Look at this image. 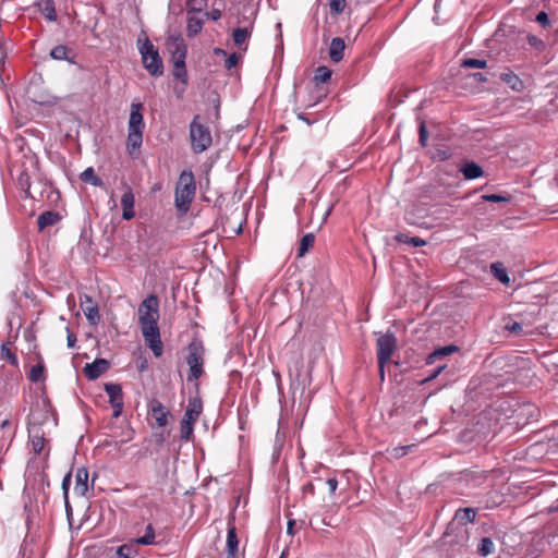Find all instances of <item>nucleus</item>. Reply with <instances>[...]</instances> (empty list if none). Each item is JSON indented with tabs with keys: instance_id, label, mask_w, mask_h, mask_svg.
<instances>
[{
	"instance_id": "nucleus-1",
	"label": "nucleus",
	"mask_w": 558,
	"mask_h": 558,
	"mask_svg": "<svg viewBox=\"0 0 558 558\" xmlns=\"http://www.w3.org/2000/svg\"><path fill=\"white\" fill-rule=\"evenodd\" d=\"M159 301L155 294L146 296L138 306V323L145 343L156 357L163 353V344L158 327Z\"/></svg>"
},
{
	"instance_id": "nucleus-2",
	"label": "nucleus",
	"mask_w": 558,
	"mask_h": 558,
	"mask_svg": "<svg viewBox=\"0 0 558 558\" xmlns=\"http://www.w3.org/2000/svg\"><path fill=\"white\" fill-rule=\"evenodd\" d=\"M196 194V182L191 170H183L179 175L174 190V206L181 215H185Z\"/></svg>"
},
{
	"instance_id": "nucleus-3",
	"label": "nucleus",
	"mask_w": 558,
	"mask_h": 558,
	"mask_svg": "<svg viewBox=\"0 0 558 558\" xmlns=\"http://www.w3.org/2000/svg\"><path fill=\"white\" fill-rule=\"evenodd\" d=\"M142 111L143 105L141 102L131 104L126 140V148L130 155H133L134 150L140 149L143 143L145 123Z\"/></svg>"
},
{
	"instance_id": "nucleus-4",
	"label": "nucleus",
	"mask_w": 558,
	"mask_h": 558,
	"mask_svg": "<svg viewBox=\"0 0 558 558\" xmlns=\"http://www.w3.org/2000/svg\"><path fill=\"white\" fill-rule=\"evenodd\" d=\"M140 53L142 57V62L147 72L153 76H160L163 74V64L162 60L159 56L158 50L155 46L146 39L140 46Z\"/></svg>"
},
{
	"instance_id": "nucleus-5",
	"label": "nucleus",
	"mask_w": 558,
	"mask_h": 558,
	"mask_svg": "<svg viewBox=\"0 0 558 558\" xmlns=\"http://www.w3.org/2000/svg\"><path fill=\"white\" fill-rule=\"evenodd\" d=\"M187 351H189V354L186 357V363L190 368V372L187 375V380L194 381V380H197L203 374L205 349L201 341L193 340L189 344Z\"/></svg>"
},
{
	"instance_id": "nucleus-6",
	"label": "nucleus",
	"mask_w": 558,
	"mask_h": 558,
	"mask_svg": "<svg viewBox=\"0 0 558 558\" xmlns=\"http://www.w3.org/2000/svg\"><path fill=\"white\" fill-rule=\"evenodd\" d=\"M196 116L190 124V138L192 149L195 154L205 151L211 145V134L207 126L198 122Z\"/></svg>"
},
{
	"instance_id": "nucleus-7",
	"label": "nucleus",
	"mask_w": 558,
	"mask_h": 558,
	"mask_svg": "<svg viewBox=\"0 0 558 558\" xmlns=\"http://www.w3.org/2000/svg\"><path fill=\"white\" fill-rule=\"evenodd\" d=\"M517 403L512 398H497L493 402H490V409L493 408L496 416L494 420L497 425H500L498 429H494V436H496L499 432H501L509 423L507 422L512 413L514 412V407Z\"/></svg>"
},
{
	"instance_id": "nucleus-8",
	"label": "nucleus",
	"mask_w": 558,
	"mask_h": 558,
	"mask_svg": "<svg viewBox=\"0 0 558 558\" xmlns=\"http://www.w3.org/2000/svg\"><path fill=\"white\" fill-rule=\"evenodd\" d=\"M40 428H44L45 425L50 424L51 422L56 425V418L53 417L50 402L47 399H43L40 402H37L36 409L32 410L28 418V427L35 423Z\"/></svg>"
},
{
	"instance_id": "nucleus-9",
	"label": "nucleus",
	"mask_w": 558,
	"mask_h": 558,
	"mask_svg": "<svg viewBox=\"0 0 558 558\" xmlns=\"http://www.w3.org/2000/svg\"><path fill=\"white\" fill-rule=\"evenodd\" d=\"M377 344V363L378 364H387L397 345V339L393 333L386 332L379 335L376 341Z\"/></svg>"
},
{
	"instance_id": "nucleus-10",
	"label": "nucleus",
	"mask_w": 558,
	"mask_h": 558,
	"mask_svg": "<svg viewBox=\"0 0 558 558\" xmlns=\"http://www.w3.org/2000/svg\"><path fill=\"white\" fill-rule=\"evenodd\" d=\"M105 391L109 397V402L113 409V417H119L123 411L122 388L118 384L109 383L105 385Z\"/></svg>"
},
{
	"instance_id": "nucleus-11",
	"label": "nucleus",
	"mask_w": 558,
	"mask_h": 558,
	"mask_svg": "<svg viewBox=\"0 0 558 558\" xmlns=\"http://www.w3.org/2000/svg\"><path fill=\"white\" fill-rule=\"evenodd\" d=\"M37 422V421H34ZM46 432L44 428L37 426L36 423H33L31 427H28V438L32 445V449L36 454H40L44 451L46 438Z\"/></svg>"
},
{
	"instance_id": "nucleus-12",
	"label": "nucleus",
	"mask_w": 558,
	"mask_h": 558,
	"mask_svg": "<svg viewBox=\"0 0 558 558\" xmlns=\"http://www.w3.org/2000/svg\"><path fill=\"white\" fill-rule=\"evenodd\" d=\"M81 306L90 325H98L100 322L98 304L88 295L81 298Z\"/></svg>"
},
{
	"instance_id": "nucleus-13",
	"label": "nucleus",
	"mask_w": 558,
	"mask_h": 558,
	"mask_svg": "<svg viewBox=\"0 0 558 558\" xmlns=\"http://www.w3.org/2000/svg\"><path fill=\"white\" fill-rule=\"evenodd\" d=\"M490 274L496 280L507 288H512L515 282V278L510 277L507 267L501 262L490 264Z\"/></svg>"
},
{
	"instance_id": "nucleus-14",
	"label": "nucleus",
	"mask_w": 558,
	"mask_h": 558,
	"mask_svg": "<svg viewBox=\"0 0 558 558\" xmlns=\"http://www.w3.org/2000/svg\"><path fill=\"white\" fill-rule=\"evenodd\" d=\"M149 413L158 427H165L168 424L169 412L159 400L154 399L150 401Z\"/></svg>"
},
{
	"instance_id": "nucleus-15",
	"label": "nucleus",
	"mask_w": 558,
	"mask_h": 558,
	"mask_svg": "<svg viewBox=\"0 0 558 558\" xmlns=\"http://www.w3.org/2000/svg\"><path fill=\"white\" fill-rule=\"evenodd\" d=\"M109 363L104 359H97L84 367V374L90 380H95L107 372Z\"/></svg>"
},
{
	"instance_id": "nucleus-16",
	"label": "nucleus",
	"mask_w": 558,
	"mask_h": 558,
	"mask_svg": "<svg viewBox=\"0 0 558 558\" xmlns=\"http://www.w3.org/2000/svg\"><path fill=\"white\" fill-rule=\"evenodd\" d=\"M499 80L515 93H521L525 88L524 82L510 69H505L499 74Z\"/></svg>"
},
{
	"instance_id": "nucleus-17",
	"label": "nucleus",
	"mask_w": 558,
	"mask_h": 558,
	"mask_svg": "<svg viewBox=\"0 0 558 558\" xmlns=\"http://www.w3.org/2000/svg\"><path fill=\"white\" fill-rule=\"evenodd\" d=\"M121 206L123 208L122 217L125 220H131L135 216L134 211V194L130 186L125 187V191L121 197Z\"/></svg>"
},
{
	"instance_id": "nucleus-18",
	"label": "nucleus",
	"mask_w": 558,
	"mask_h": 558,
	"mask_svg": "<svg viewBox=\"0 0 558 558\" xmlns=\"http://www.w3.org/2000/svg\"><path fill=\"white\" fill-rule=\"evenodd\" d=\"M202 410H203V404H202L201 399H198V398L190 399L187 408H186L182 418L195 423L197 421L198 416L201 415Z\"/></svg>"
},
{
	"instance_id": "nucleus-19",
	"label": "nucleus",
	"mask_w": 558,
	"mask_h": 558,
	"mask_svg": "<svg viewBox=\"0 0 558 558\" xmlns=\"http://www.w3.org/2000/svg\"><path fill=\"white\" fill-rule=\"evenodd\" d=\"M88 490V472L84 468H80L75 474L74 492L78 496H84Z\"/></svg>"
},
{
	"instance_id": "nucleus-20",
	"label": "nucleus",
	"mask_w": 558,
	"mask_h": 558,
	"mask_svg": "<svg viewBox=\"0 0 558 558\" xmlns=\"http://www.w3.org/2000/svg\"><path fill=\"white\" fill-rule=\"evenodd\" d=\"M345 44L340 37H336L331 40L329 46V57L333 62H339L343 58Z\"/></svg>"
},
{
	"instance_id": "nucleus-21",
	"label": "nucleus",
	"mask_w": 558,
	"mask_h": 558,
	"mask_svg": "<svg viewBox=\"0 0 558 558\" xmlns=\"http://www.w3.org/2000/svg\"><path fill=\"white\" fill-rule=\"evenodd\" d=\"M35 4L48 21L57 20V12L53 0H36Z\"/></svg>"
},
{
	"instance_id": "nucleus-22",
	"label": "nucleus",
	"mask_w": 558,
	"mask_h": 558,
	"mask_svg": "<svg viewBox=\"0 0 558 558\" xmlns=\"http://www.w3.org/2000/svg\"><path fill=\"white\" fill-rule=\"evenodd\" d=\"M203 20L195 16L194 13H187L186 20V32L189 37H195L198 33H201L203 28Z\"/></svg>"
},
{
	"instance_id": "nucleus-23",
	"label": "nucleus",
	"mask_w": 558,
	"mask_h": 558,
	"mask_svg": "<svg viewBox=\"0 0 558 558\" xmlns=\"http://www.w3.org/2000/svg\"><path fill=\"white\" fill-rule=\"evenodd\" d=\"M239 541L234 526H230L227 533V553L228 558H234L238 553Z\"/></svg>"
},
{
	"instance_id": "nucleus-24",
	"label": "nucleus",
	"mask_w": 558,
	"mask_h": 558,
	"mask_svg": "<svg viewBox=\"0 0 558 558\" xmlns=\"http://www.w3.org/2000/svg\"><path fill=\"white\" fill-rule=\"evenodd\" d=\"M135 539L119 546L116 549V558H133L137 555Z\"/></svg>"
},
{
	"instance_id": "nucleus-25",
	"label": "nucleus",
	"mask_w": 558,
	"mask_h": 558,
	"mask_svg": "<svg viewBox=\"0 0 558 558\" xmlns=\"http://www.w3.org/2000/svg\"><path fill=\"white\" fill-rule=\"evenodd\" d=\"M134 539H135L136 544L144 545V546H150V545L157 544L156 533H155V529H154L153 524L151 523L147 524L145 526L144 535L136 537Z\"/></svg>"
},
{
	"instance_id": "nucleus-26",
	"label": "nucleus",
	"mask_w": 558,
	"mask_h": 558,
	"mask_svg": "<svg viewBox=\"0 0 558 558\" xmlns=\"http://www.w3.org/2000/svg\"><path fill=\"white\" fill-rule=\"evenodd\" d=\"M59 220V215L54 211H44L37 219L38 229L43 231L49 226H53Z\"/></svg>"
},
{
	"instance_id": "nucleus-27",
	"label": "nucleus",
	"mask_w": 558,
	"mask_h": 558,
	"mask_svg": "<svg viewBox=\"0 0 558 558\" xmlns=\"http://www.w3.org/2000/svg\"><path fill=\"white\" fill-rule=\"evenodd\" d=\"M476 512L473 508H461L454 513V520L460 524H468L474 521Z\"/></svg>"
},
{
	"instance_id": "nucleus-28",
	"label": "nucleus",
	"mask_w": 558,
	"mask_h": 558,
	"mask_svg": "<svg viewBox=\"0 0 558 558\" xmlns=\"http://www.w3.org/2000/svg\"><path fill=\"white\" fill-rule=\"evenodd\" d=\"M252 27H238L233 31L232 39L235 46L242 48L246 40L251 37Z\"/></svg>"
},
{
	"instance_id": "nucleus-29",
	"label": "nucleus",
	"mask_w": 558,
	"mask_h": 558,
	"mask_svg": "<svg viewBox=\"0 0 558 558\" xmlns=\"http://www.w3.org/2000/svg\"><path fill=\"white\" fill-rule=\"evenodd\" d=\"M461 172L468 180H474L483 174L482 168L475 162H466L462 166Z\"/></svg>"
},
{
	"instance_id": "nucleus-30",
	"label": "nucleus",
	"mask_w": 558,
	"mask_h": 558,
	"mask_svg": "<svg viewBox=\"0 0 558 558\" xmlns=\"http://www.w3.org/2000/svg\"><path fill=\"white\" fill-rule=\"evenodd\" d=\"M17 185L20 190L25 194V197L31 196V175L27 170H22L17 177Z\"/></svg>"
},
{
	"instance_id": "nucleus-31",
	"label": "nucleus",
	"mask_w": 558,
	"mask_h": 558,
	"mask_svg": "<svg viewBox=\"0 0 558 558\" xmlns=\"http://www.w3.org/2000/svg\"><path fill=\"white\" fill-rule=\"evenodd\" d=\"M193 432H194V423L182 418L181 423H180V438L182 440L189 441L193 437Z\"/></svg>"
},
{
	"instance_id": "nucleus-32",
	"label": "nucleus",
	"mask_w": 558,
	"mask_h": 558,
	"mask_svg": "<svg viewBox=\"0 0 558 558\" xmlns=\"http://www.w3.org/2000/svg\"><path fill=\"white\" fill-rule=\"evenodd\" d=\"M456 350H457V348L453 345H447V347L439 348L428 355L427 363L433 364L436 362V360L447 356Z\"/></svg>"
},
{
	"instance_id": "nucleus-33",
	"label": "nucleus",
	"mask_w": 558,
	"mask_h": 558,
	"mask_svg": "<svg viewBox=\"0 0 558 558\" xmlns=\"http://www.w3.org/2000/svg\"><path fill=\"white\" fill-rule=\"evenodd\" d=\"M81 180L94 186H100L102 184L101 180L95 174V171L92 167L85 169L81 173Z\"/></svg>"
},
{
	"instance_id": "nucleus-34",
	"label": "nucleus",
	"mask_w": 558,
	"mask_h": 558,
	"mask_svg": "<svg viewBox=\"0 0 558 558\" xmlns=\"http://www.w3.org/2000/svg\"><path fill=\"white\" fill-rule=\"evenodd\" d=\"M315 236L313 233H307L302 236L300 246H299V256H304L308 250L314 245Z\"/></svg>"
},
{
	"instance_id": "nucleus-35",
	"label": "nucleus",
	"mask_w": 558,
	"mask_h": 558,
	"mask_svg": "<svg viewBox=\"0 0 558 558\" xmlns=\"http://www.w3.org/2000/svg\"><path fill=\"white\" fill-rule=\"evenodd\" d=\"M511 201H512V196L510 194H496V193H490V204H499V203H502L505 204V206H509L511 204ZM496 210V207H494L493 205H490V211H494Z\"/></svg>"
},
{
	"instance_id": "nucleus-36",
	"label": "nucleus",
	"mask_w": 558,
	"mask_h": 558,
	"mask_svg": "<svg viewBox=\"0 0 558 558\" xmlns=\"http://www.w3.org/2000/svg\"><path fill=\"white\" fill-rule=\"evenodd\" d=\"M207 4L206 0H186L187 13H199Z\"/></svg>"
},
{
	"instance_id": "nucleus-37",
	"label": "nucleus",
	"mask_w": 558,
	"mask_h": 558,
	"mask_svg": "<svg viewBox=\"0 0 558 558\" xmlns=\"http://www.w3.org/2000/svg\"><path fill=\"white\" fill-rule=\"evenodd\" d=\"M68 53L69 49L63 45H59L50 51V57L54 60H68Z\"/></svg>"
},
{
	"instance_id": "nucleus-38",
	"label": "nucleus",
	"mask_w": 558,
	"mask_h": 558,
	"mask_svg": "<svg viewBox=\"0 0 558 558\" xmlns=\"http://www.w3.org/2000/svg\"><path fill=\"white\" fill-rule=\"evenodd\" d=\"M174 51L172 52V59L173 60H185V56H186V47L185 45L183 44L182 40H175L174 41Z\"/></svg>"
},
{
	"instance_id": "nucleus-39",
	"label": "nucleus",
	"mask_w": 558,
	"mask_h": 558,
	"mask_svg": "<svg viewBox=\"0 0 558 558\" xmlns=\"http://www.w3.org/2000/svg\"><path fill=\"white\" fill-rule=\"evenodd\" d=\"M331 77V71L327 66H318L315 73L317 83H325Z\"/></svg>"
},
{
	"instance_id": "nucleus-40",
	"label": "nucleus",
	"mask_w": 558,
	"mask_h": 558,
	"mask_svg": "<svg viewBox=\"0 0 558 558\" xmlns=\"http://www.w3.org/2000/svg\"><path fill=\"white\" fill-rule=\"evenodd\" d=\"M44 375V366L41 364H36L31 367V372L28 378L33 383H37L43 378Z\"/></svg>"
},
{
	"instance_id": "nucleus-41",
	"label": "nucleus",
	"mask_w": 558,
	"mask_h": 558,
	"mask_svg": "<svg viewBox=\"0 0 558 558\" xmlns=\"http://www.w3.org/2000/svg\"><path fill=\"white\" fill-rule=\"evenodd\" d=\"M461 65L463 68H485L486 61L480 60V59L468 58L462 61Z\"/></svg>"
},
{
	"instance_id": "nucleus-42",
	"label": "nucleus",
	"mask_w": 558,
	"mask_h": 558,
	"mask_svg": "<svg viewBox=\"0 0 558 558\" xmlns=\"http://www.w3.org/2000/svg\"><path fill=\"white\" fill-rule=\"evenodd\" d=\"M412 447H413V445L396 447L390 452L391 457L395 459H400V458L404 457L405 454H408V452L412 449Z\"/></svg>"
},
{
	"instance_id": "nucleus-43",
	"label": "nucleus",
	"mask_w": 558,
	"mask_h": 558,
	"mask_svg": "<svg viewBox=\"0 0 558 558\" xmlns=\"http://www.w3.org/2000/svg\"><path fill=\"white\" fill-rule=\"evenodd\" d=\"M330 11L333 14H340L344 11L345 0H330Z\"/></svg>"
},
{
	"instance_id": "nucleus-44",
	"label": "nucleus",
	"mask_w": 558,
	"mask_h": 558,
	"mask_svg": "<svg viewBox=\"0 0 558 558\" xmlns=\"http://www.w3.org/2000/svg\"><path fill=\"white\" fill-rule=\"evenodd\" d=\"M527 41H529V44H530L532 47H534V48H536V49H538V50H542V49L544 48V46H545V45H544V41H543L542 39H539V38H538L537 36H535V35H530V36L527 37Z\"/></svg>"
},
{
	"instance_id": "nucleus-45",
	"label": "nucleus",
	"mask_w": 558,
	"mask_h": 558,
	"mask_svg": "<svg viewBox=\"0 0 558 558\" xmlns=\"http://www.w3.org/2000/svg\"><path fill=\"white\" fill-rule=\"evenodd\" d=\"M70 484H71V474H66L62 481V489H63V494H64V499H65V504H66V507H69V502H68V493H69V487H70Z\"/></svg>"
},
{
	"instance_id": "nucleus-46",
	"label": "nucleus",
	"mask_w": 558,
	"mask_h": 558,
	"mask_svg": "<svg viewBox=\"0 0 558 558\" xmlns=\"http://www.w3.org/2000/svg\"><path fill=\"white\" fill-rule=\"evenodd\" d=\"M238 61H239L238 54L231 53L226 59V62H225L226 69L231 70L232 68H234L238 64Z\"/></svg>"
},
{
	"instance_id": "nucleus-47",
	"label": "nucleus",
	"mask_w": 558,
	"mask_h": 558,
	"mask_svg": "<svg viewBox=\"0 0 558 558\" xmlns=\"http://www.w3.org/2000/svg\"><path fill=\"white\" fill-rule=\"evenodd\" d=\"M418 133H420L418 134V141H420L422 146H425L426 142H427V138H428V133H427V130H426V126H425L424 122L421 123L420 132Z\"/></svg>"
},
{
	"instance_id": "nucleus-48",
	"label": "nucleus",
	"mask_w": 558,
	"mask_h": 558,
	"mask_svg": "<svg viewBox=\"0 0 558 558\" xmlns=\"http://www.w3.org/2000/svg\"><path fill=\"white\" fill-rule=\"evenodd\" d=\"M505 329L510 331V332L519 335L522 331L523 327H522V325L520 323L513 322L511 324H507L505 326Z\"/></svg>"
},
{
	"instance_id": "nucleus-49",
	"label": "nucleus",
	"mask_w": 558,
	"mask_h": 558,
	"mask_svg": "<svg viewBox=\"0 0 558 558\" xmlns=\"http://www.w3.org/2000/svg\"><path fill=\"white\" fill-rule=\"evenodd\" d=\"M1 355L3 357H7L11 363L16 362L15 355L10 351V349L5 344L1 345Z\"/></svg>"
},
{
	"instance_id": "nucleus-50",
	"label": "nucleus",
	"mask_w": 558,
	"mask_h": 558,
	"mask_svg": "<svg viewBox=\"0 0 558 558\" xmlns=\"http://www.w3.org/2000/svg\"><path fill=\"white\" fill-rule=\"evenodd\" d=\"M478 551L483 556H487L488 555V537H483L482 538L481 544L478 545Z\"/></svg>"
},
{
	"instance_id": "nucleus-51",
	"label": "nucleus",
	"mask_w": 558,
	"mask_h": 558,
	"mask_svg": "<svg viewBox=\"0 0 558 558\" xmlns=\"http://www.w3.org/2000/svg\"><path fill=\"white\" fill-rule=\"evenodd\" d=\"M536 21H537L539 24L544 25V26H546V25H548V24H549L548 15H547V13H546V12H544V11H541V12L536 15Z\"/></svg>"
},
{
	"instance_id": "nucleus-52",
	"label": "nucleus",
	"mask_w": 558,
	"mask_h": 558,
	"mask_svg": "<svg viewBox=\"0 0 558 558\" xmlns=\"http://www.w3.org/2000/svg\"><path fill=\"white\" fill-rule=\"evenodd\" d=\"M409 244H411L413 246H423L426 244V241L418 236H411L409 239Z\"/></svg>"
},
{
	"instance_id": "nucleus-53",
	"label": "nucleus",
	"mask_w": 558,
	"mask_h": 558,
	"mask_svg": "<svg viewBox=\"0 0 558 558\" xmlns=\"http://www.w3.org/2000/svg\"><path fill=\"white\" fill-rule=\"evenodd\" d=\"M207 17H209L213 21H217L221 17V12L219 9H213L209 12L206 13Z\"/></svg>"
},
{
	"instance_id": "nucleus-54",
	"label": "nucleus",
	"mask_w": 558,
	"mask_h": 558,
	"mask_svg": "<svg viewBox=\"0 0 558 558\" xmlns=\"http://www.w3.org/2000/svg\"><path fill=\"white\" fill-rule=\"evenodd\" d=\"M506 381L499 379L497 376H495L493 379L490 378V387L494 386V389H499L501 387H505Z\"/></svg>"
},
{
	"instance_id": "nucleus-55",
	"label": "nucleus",
	"mask_w": 558,
	"mask_h": 558,
	"mask_svg": "<svg viewBox=\"0 0 558 558\" xmlns=\"http://www.w3.org/2000/svg\"><path fill=\"white\" fill-rule=\"evenodd\" d=\"M326 484H327V486L329 488L330 494H335V492L337 489V486H338L337 480L336 478H328Z\"/></svg>"
},
{
	"instance_id": "nucleus-56",
	"label": "nucleus",
	"mask_w": 558,
	"mask_h": 558,
	"mask_svg": "<svg viewBox=\"0 0 558 558\" xmlns=\"http://www.w3.org/2000/svg\"><path fill=\"white\" fill-rule=\"evenodd\" d=\"M174 70H182L185 74V60H173Z\"/></svg>"
},
{
	"instance_id": "nucleus-57",
	"label": "nucleus",
	"mask_w": 558,
	"mask_h": 558,
	"mask_svg": "<svg viewBox=\"0 0 558 558\" xmlns=\"http://www.w3.org/2000/svg\"><path fill=\"white\" fill-rule=\"evenodd\" d=\"M411 236L404 234V233H398L396 236H395V240L399 243H408L409 244V239Z\"/></svg>"
},
{
	"instance_id": "nucleus-58",
	"label": "nucleus",
	"mask_w": 558,
	"mask_h": 558,
	"mask_svg": "<svg viewBox=\"0 0 558 558\" xmlns=\"http://www.w3.org/2000/svg\"><path fill=\"white\" fill-rule=\"evenodd\" d=\"M66 340H68V347L69 348H73L75 345L76 338H75V336L73 333L69 332Z\"/></svg>"
},
{
	"instance_id": "nucleus-59",
	"label": "nucleus",
	"mask_w": 558,
	"mask_h": 558,
	"mask_svg": "<svg viewBox=\"0 0 558 558\" xmlns=\"http://www.w3.org/2000/svg\"><path fill=\"white\" fill-rule=\"evenodd\" d=\"M173 75L182 82H185L186 73L183 74L182 70H174Z\"/></svg>"
},
{
	"instance_id": "nucleus-60",
	"label": "nucleus",
	"mask_w": 558,
	"mask_h": 558,
	"mask_svg": "<svg viewBox=\"0 0 558 558\" xmlns=\"http://www.w3.org/2000/svg\"><path fill=\"white\" fill-rule=\"evenodd\" d=\"M7 58V51L3 45H0V64L4 63V60Z\"/></svg>"
},
{
	"instance_id": "nucleus-61",
	"label": "nucleus",
	"mask_w": 558,
	"mask_h": 558,
	"mask_svg": "<svg viewBox=\"0 0 558 558\" xmlns=\"http://www.w3.org/2000/svg\"><path fill=\"white\" fill-rule=\"evenodd\" d=\"M444 368H445V365H440V366H438V367L434 371V373L429 376V378H430V379L436 378V377L440 374V372H441Z\"/></svg>"
},
{
	"instance_id": "nucleus-62",
	"label": "nucleus",
	"mask_w": 558,
	"mask_h": 558,
	"mask_svg": "<svg viewBox=\"0 0 558 558\" xmlns=\"http://www.w3.org/2000/svg\"><path fill=\"white\" fill-rule=\"evenodd\" d=\"M385 365L386 364H378V372L381 380L385 378Z\"/></svg>"
},
{
	"instance_id": "nucleus-63",
	"label": "nucleus",
	"mask_w": 558,
	"mask_h": 558,
	"mask_svg": "<svg viewBox=\"0 0 558 558\" xmlns=\"http://www.w3.org/2000/svg\"><path fill=\"white\" fill-rule=\"evenodd\" d=\"M474 78L477 80V81H485V77L483 76L482 73L474 74Z\"/></svg>"
},
{
	"instance_id": "nucleus-64",
	"label": "nucleus",
	"mask_w": 558,
	"mask_h": 558,
	"mask_svg": "<svg viewBox=\"0 0 558 558\" xmlns=\"http://www.w3.org/2000/svg\"><path fill=\"white\" fill-rule=\"evenodd\" d=\"M133 438V432L131 429L128 430L126 433V439L124 441H129Z\"/></svg>"
}]
</instances>
